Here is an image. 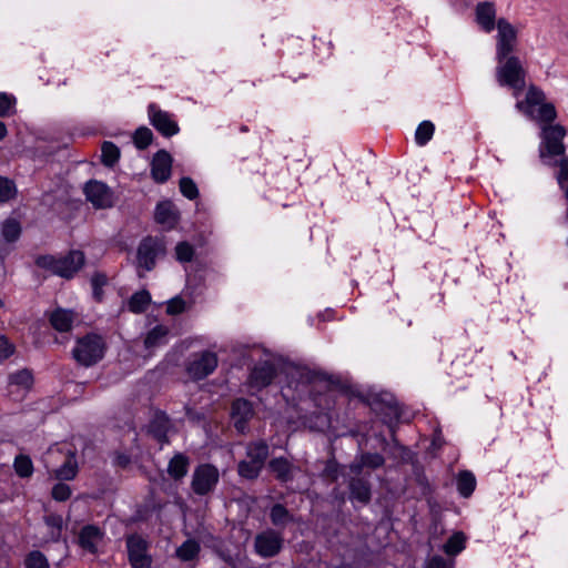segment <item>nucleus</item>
Wrapping results in <instances>:
<instances>
[{
	"label": "nucleus",
	"mask_w": 568,
	"mask_h": 568,
	"mask_svg": "<svg viewBox=\"0 0 568 568\" xmlns=\"http://www.w3.org/2000/svg\"><path fill=\"white\" fill-rule=\"evenodd\" d=\"M172 173V156L165 150L158 151L151 162V176L156 183L166 182Z\"/></svg>",
	"instance_id": "15"
},
{
	"label": "nucleus",
	"mask_w": 568,
	"mask_h": 568,
	"mask_svg": "<svg viewBox=\"0 0 568 568\" xmlns=\"http://www.w3.org/2000/svg\"><path fill=\"white\" fill-rule=\"evenodd\" d=\"M384 463H385V459L381 454L367 453V454H363L361 456V460L358 463H354L351 465V470L354 474L359 475L364 467H369V468L375 469V468L383 466Z\"/></svg>",
	"instance_id": "24"
},
{
	"label": "nucleus",
	"mask_w": 568,
	"mask_h": 568,
	"mask_svg": "<svg viewBox=\"0 0 568 568\" xmlns=\"http://www.w3.org/2000/svg\"><path fill=\"white\" fill-rule=\"evenodd\" d=\"M129 560L133 568H150L151 557L148 555V542L138 535L126 539Z\"/></svg>",
	"instance_id": "11"
},
{
	"label": "nucleus",
	"mask_w": 568,
	"mask_h": 568,
	"mask_svg": "<svg viewBox=\"0 0 568 568\" xmlns=\"http://www.w3.org/2000/svg\"><path fill=\"white\" fill-rule=\"evenodd\" d=\"M1 234L7 242H14L21 234V225L14 219H8L3 222Z\"/></svg>",
	"instance_id": "33"
},
{
	"label": "nucleus",
	"mask_w": 568,
	"mask_h": 568,
	"mask_svg": "<svg viewBox=\"0 0 568 568\" xmlns=\"http://www.w3.org/2000/svg\"><path fill=\"white\" fill-rule=\"evenodd\" d=\"M268 456V446L264 442H256L247 447V458L255 462L256 465L263 467L265 459Z\"/></svg>",
	"instance_id": "29"
},
{
	"label": "nucleus",
	"mask_w": 568,
	"mask_h": 568,
	"mask_svg": "<svg viewBox=\"0 0 568 568\" xmlns=\"http://www.w3.org/2000/svg\"><path fill=\"white\" fill-rule=\"evenodd\" d=\"M151 303V295L149 291L141 290L135 292L128 301V308L130 312L139 314L146 310Z\"/></svg>",
	"instance_id": "27"
},
{
	"label": "nucleus",
	"mask_w": 568,
	"mask_h": 568,
	"mask_svg": "<svg viewBox=\"0 0 568 568\" xmlns=\"http://www.w3.org/2000/svg\"><path fill=\"white\" fill-rule=\"evenodd\" d=\"M200 552V545L194 539L185 540L175 551L176 557L182 561L194 559Z\"/></svg>",
	"instance_id": "30"
},
{
	"label": "nucleus",
	"mask_w": 568,
	"mask_h": 568,
	"mask_svg": "<svg viewBox=\"0 0 568 568\" xmlns=\"http://www.w3.org/2000/svg\"><path fill=\"white\" fill-rule=\"evenodd\" d=\"M74 322V314L71 311L58 308L50 316L51 325L59 332H68Z\"/></svg>",
	"instance_id": "22"
},
{
	"label": "nucleus",
	"mask_w": 568,
	"mask_h": 568,
	"mask_svg": "<svg viewBox=\"0 0 568 568\" xmlns=\"http://www.w3.org/2000/svg\"><path fill=\"white\" fill-rule=\"evenodd\" d=\"M275 377V367L270 362L257 364L250 374V385L262 389L268 386Z\"/></svg>",
	"instance_id": "16"
},
{
	"label": "nucleus",
	"mask_w": 568,
	"mask_h": 568,
	"mask_svg": "<svg viewBox=\"0 0 568 568\" xmlns=\"http://www.w3.org/2000/svg\"><path fill=\"white\" fill-rule=\"evenodd\" d=\"M92 282H93L94 286H98V285L103 284L105 282V277L103 275H97V276L93 277Z\"/></svg>",
	"instance_id": "51"
},
{
	"label": "nucleus",
	"mask_w": 568,
	"mask_h": 568,
	"mask_svg": "<svg viewBox=\"0 0 568 568\" xmlns=\"http://www.w3.org/2000/svg\"><path fill=\"white\" fill-rule=\"evenodd\" d=\"M270 469L275 474L276 478L283 483H287L293 479L294 474L298 470L292 463L286 458H274L270 462Z\"/></svg>",
	"instance_id": "19"
},
{
	"label": "nucleus",
	"mask_w": 568,
	"mask_h": 568,
	"mask_svg": "<svg viewBox=\"0 0 568 568\" xmlns=\"http://www.w3.org/2000/svg\"><path fill=\"white\" fill-rule=\"evenodd\" d=\"M17 475L21 478H29L33 474V464L29 456L18 455L13 463Z\"/></svg>",
	"instance_id": "32"
},
{
	"label": "nucleus",
	"mask_w": 568,
	"mask_h": 568,
	"mask_svg": "<svg viewBox=\"0 0 568 568\" xmlns=\"http://www.w3.org/2000/svg\"><path fill=\"white\" fill-rule=\"evenodd\" d=\"M515 106L525 116L541 125L540 159L547 165H557V162H550L548 159L565 153L566 148L562 141L566 129L561 124H548L557 118L555 105L546 102V95L541 89L530 84L525 99L517 101Z\"/></svg>",
	"instance_id": "1"
},
{
	"label": "nucleus",
	"mask_w": 568,
	"mask_h": 568,
	"mask_svg": "<svg viewBox=\"0 0 568 568\" xmlns=\"http://www.w3.org/2000/svg\"><path fill=\"white\" fill-rule=\"evenodd\" d=\"M16 194V186L12 181L0 176V203L7 202Z\"/></svg>",
	"instance_id": "45"
},
{
	"label": "nucleus",
	"mask_w": 568,
	"mask_h": 568,
	"mask_svg": "<svg viewBox=\"0 0 568 568\" xmlns=\"http://www.w3.org/2000/svg\"><path fill=\"white\" fill-rule=\"evenodd\" d=\"M33 377L28 369H21L9 375V385L21 389H29L32 386Z\"/></svg>",
	"instance_id": "31"
},
{
	"label": "nucleus",
	"mask_w": 568,
	"mask_h": 568,
	"mask_svg": "<svg viewBox=\"0 0 568 568\" xmlns=\"http://www.w3.org/2000/svg\"><path fill=\"white\" fill-rule=\"evenodd\" d=\"M180 191L189 200H194L199 195L197 186L190 178H182L180 180Z\"/></svg>",
	"instance_id": "44"
},
{
	"label": "nucleus",
	"mask_w": 568,
	"mask_h": 568,
	"mask_svg": "<svg viewBox=\"0 0 568 568\" xmlns=\"http://www.w3.org/2000/svg\"><path fill=\"white\" fill-rule=\"evenodd\" d=\"M254 414L252 404L244 398H239L233 402L232 415L234 418V425L241 433L245 430L246 423L252 418Z\"/></svg>",
	"instance_id": "17"
},
{
	"label": "nucleus",
	"mask_w": 568,
	"mask_h": 568,
	"mask_svg": "<svg viewBox=\"0 0 568 568\" xmlns=\"http://www.w3.org/2000/svg\"><path fill=\"white\" fill-rule=\"evenodd\" d=\"M45 525L49 529L51 540H58L62 532L63 519L60 515H49L45 517Z\"/></svg>",
	"instance_id": "37"
},
{
	"label": "nucleus",
	"mask_w": 568,
	"mask_h": 568,
	"mask_svg": "<svg viewBox=\"0 0 568 568\" xmlns=\"http://www.w3.org/2000/svg\"><path fill=\"white\" fill-rule=\"evenodd\" d=\"M496 14V6L491 1H481L475 7V21L486 33H490L497 28Z\"/></svg>",
	"instance_id": "14"
},
{
	"label": "nucleus",
	"mask_w": 568,
	"mask_h": 568,
	"mask_svg": "<svg viewBox=\"0 0 568 568\" xmlns=\"http://www.w3.org/2000/svg\"><path fill=\"white\" fill-rule=\"evenodd\" d=\"M271 520L275 526H282L285 525L287 521L291 520V515L287 511V509L281 505L276 504L271 509Z\"/></svg>",
	"instance_id": "40"
},
{
	"label": "nucleus",
	"mask_w": 568,
	"mask_h": 568,
	"mask_svg": "<svg viewBox=\"0 0 568 568\" xmlns=\"http://www.w3.org/2000/svg\"><path fill=\"white\" fill-rule=\"evenodd\" d=\"M186 310V303L181 296H174L166 303V313L178 315Z\"/></svg>",
	"instance_id": "46"
},
{
	"label": "nucleus",
	"mask_w": 568,
	"mask_h": 568,
	"mask_svg": "<svg viewBox=\"0 0 568 568\" xmlns=\"http://www.w3.org/2000/svg\"><path fill=\"white\" fill-rule=\"evenodd\" d=\"M104 343L101 336L88 334L79 338L73 351L74 359L83 365L91 366L98 363L104 355Z\"/></svg>",
	"instance_id": "5"
},
{
	"label": "nucleus",
	"mask_w": 568,
	"mask_h": 568,
	"mask_svg": "<svg viewBox=\"0 0 568 568\" xmlns=\"http://www.w3.org/2000/svg\"><path fill=\"white\" fill-rule=\"evenodd\" d=\"M152 139L153 133L146 126L139 128L133 134V141L138 149L148 148L151 144Z\"/></svg>",
	"instance_id": "39"
},
{
	"label": "nucleus",
	"mask_w": 568,
	"mask_h": 568,
	"mask_svg": "<svg viewBox=\"0 0 568 568\" xmlns=\"http://www.w3.org/2000/svg\"><path fill=\"white\" fill-rule=\"evenodd\" d=\"M465 548V536L463 532H456L444 545V551L447 555L454 556L459 554Z\"/></svg>",
	"instance_id": "36"
},
{
	"label": "nucleus",
	"mask_w": 568,
	"mask_h": 568,
	"mask_svg": "<svg viewBox=\"0 0 568 568\" xmlns=\"http://www.w3.org/2000/svg\"><path fill=\"white\" fill-rule=\"evenodd\" d=\"M163 253V245L160 240L154 237L144 239L138 247V265L145 271H151L155 266L156 257Z\"/></svg>",
	"instance_id": "12"
},
{
	"label": "nucleus",
	"mask_w": 568,
	"mask_h": 568,
	"mask_svg": "<svg viewBox=\"0 0 568 568\" xmlns=\"http://www.w3.org/2000/svg\"><path fill=\"white\" fill-rule=\"evenodd\" d=\"M476 478L469 470H463L457 476V490L460 496L468 498L475 490Z\"/></svg>",
	"instance_id": "26"
},
{
	"label": "nucleus",
	"mask_w": 568,
	"mask_h": 568,
	"mask_svg": "<svg viewBox=\"0 0 568 568\" xmlns=\"http://www.w3.org/2000/svg\"><path fill=\"white\" fill-rule=\"evenodd\" d=\"M119 156L120 151L114 143L105 141L102 144L101 159L104 165L112 166L119 160Z\"/></svg>",
	"instance_id": "34"
},
{
	"label": "nucleus",
	"mask_w": 568,
	"mask_h": 568,
	"mask_svg": "<svg viewBox=\"0 0 568 568\" xmlns=\"http://www.w3.org/2000/svg\"><path fill=\"white\" fill-rule=\"evenodd\" d=\"M175 255L181 263L190 262L194 256V247L187 242H180L175 246Z\"/></svg>",
	"instance_id": "41"
},
{
	"label": "nucleus",
	"mask_w": 568,
	"mask_h": 568,
	"mask_svg": "<svg viewBox=\"0 0 568 568\" xmlns=\"http://www.w3.org/2000/svg\"><path fill=\"white\" fill-rule=\"evenodd\" d=\"M51 495L57 501H65L71 496V488L67 484L58 483L53 486Z\"/></svg>",
	"instance_id": "47"
},
{
	"label": "nucleus",
	"mask_w": 568,
	"mask_h": 568,
	"mask_svg": "<svg viewBox=\"0 0 568 568\" xmlns=\"http://www.w3.org/2000/svg\"><path fill=\"white\" fill-rule=\"evenodd\" d=\"M16 98L6 92H0V116H8L14 112Z\"/></svg>",
	"instance_id": "42"
},
{
	"label": "nucleus",
	"mask_w": 568,
	"mask_h": 568,
	"mask_svg": "<svg viewBox=\"0 0 568 568\" xmlns=\"http://www.w3.org/2000/svg\"><path fill=\"white\" fill-rule=\"evenodd\" d=\"M27 568H49L45 556L40 551H31L26 558Z\"/></svg>",
	"instance_id": "43"
},
{
	"label": "nucleus",
	"mask_w": 568,
	"mask_h": 568,
	"mask_svg": "<svg viewBox=\"0 0 568 568\" xmlns=\"http://www.w3.org/2000/svg\"><path fill=\"white\" fill-rule=\"evenodd\" d=\"M101 539H102L101 530L98 527L92 526V525H88V526L83 527L79 535L80 546L83 549H85L92 554L97 551V547H98L99 542L101 541Z\"/></svg>",
	"instance_id": "18"
},
{
	"label": "nucleus",
	"mask_w": 568,
	"mask_h": 568,
	"mask_svg": "<svg viewBox=\"0 0 568 568\" xmlns=\"http://www.w3.org/2000/svg\"><path fill=\"white\" fill-rule=\"evenodd\" d=\"M13 352V344L4 335H0V363L10 357Z\"/></svg>",
	"instance_id": "48"
},
{
	"label": "nucleus",
	"mask_w": 568,
	"mask_h": 568,
	"mask_svg": "<svg viewBox=\"0 0 568 568\" xmlns=\"http://www.w3.org/2000/svg\"><path fill=\"white\" fill-rule=\"evenodd\" d=\"M155 221L165 227H173L178 221L175 209L171 202H162L155 209Z\"/></svg>",
	"instance_id": "21"
},
{
	"label": "nucleus",
	"mask_w": 568,
	"mask_h": 568,
	"mask_svg": "<svg viewBox=\"0 0 568 568\" xmlns=\"http://www.w3.org/2000/svg\"><path fill=\"white\" fill-rule=\"evenodd\" d=\"M283 539L281 535L274 530H266L255 537L254 547L256 552L264 558L273 557L282 548Z\"/></svg>",
	"instance_id": "13"
},
{
	"label": "nucleus",
	"mask_w": 568,
	"mask_h": 568,
	"mask_svg": "<svg viewBox=\"0 0 568 568\" xmlns=\"http://www.w3.org/2000/svg\"><path fill=\"white\" fill-rule=\"evenodd\" d=\"M169 428V419L164 414H159L149 426L150 433L160 442H166V433Z\"/></svg>",
	"instance_id": "28"
},
{
	"label": "nucleus",
	"mask_w": 568,
	"mask_h": 568,
	"mask_svg": "<svg viewBox=\"0 0 568 568\" xmlns=\"http://www.w3.org/2000/svg\"><path fill=\"white\" fill-rule=\"evenodd\" d=\"M43 463L49 474L59 480H72L78 474L77 454L65 446H51Z\"/></svg>",
	"instance_id": "3"
},
{
	"label": "nucleus",
	"mask_w": 568,
	"mask_h": 568,
	"mask_svg": "<svg viewBox=\"0 0 568 568\" xmlns=\"http://www.w3.org/2000/svg\"><path fill=\"white\" fill-rule=\"evenodd\" d=\"M189 464L190 460L184 454H175L168 465V473L173 479L179 480L187 474Z\"/></svg>",
	"instance_id": "23"
},
{
	"label": "nucleus",
	"mask_w": 568,
	"mask_h": 568,
	"mask_svg": "<svg viewBox=\"0 0 568 568\" xmlns=\"http://www.w3.org/2000/svg\"><path fill=\"white\" fill-rule=\"evenodd\" d=\"M36 264L54 275L71 278L83 266L84 254L81 251H71L68 255L61 257L41 255L37 257Z\"/></svg>",
	"instance_id": "4"
},
{
	"label": "nucleus",
	"mask_w": 568,
	"mask_h": 568,
	"mask_svg": "<svg viewBox=\"0 0 568 568\" xmlns=\"http://www.w3.org/2000/svg\"><path fill=\"white\" fill-rule=\"evenodd\" d=\"M149 120L151 124L164 136L170 138L179 132L178 122L173 115L162 111L156 104L151 103L148 108Z\"/></svg>",
	"instance_id": "10"
},
{
	"label": "nucleus",
	"mask_w": 568,
	"mask_h": 568,
	"mask_svg": "<svg viewBox=\"0 0 568 568\" xmlns=\"http://www.w3.org/2000/svg\"><path fill=\"white\" fill-rule=\"evenodd\" d=\"M435 126L430 121H423L416 129L415 141L418 145H425L432 138Z\"/></svg>",
	"instance_id": "35"
},
{
	"label": "nucleus",
	"mask_w": 568,
	"mask_h": 568,
	"mask_svg": "<svg viewBox=\"0 0 568 568\" xmlns=\"http://www.w3.org/2000/svg\"><path fill=\"white\" fill-rule=\"evenodd\" d=\"M262 469V466L256 465L255 462L248 459V460H242L239 464V474L240 476L253 479L256 478Z\"/></svg>",
	"instance_id": "38"
},
{
	"label": "nucleus",
	"mask_w": 568,
	"mask_h": 568,
	"mask_svg": "<svg viewBox=\"0 0 568 568\" xmlns=\"http://www.w3.org/2000/svg\"><path fill=\"white\" fill-rule=\"evenodd\" d=\"M564 190H565V195H566V197H567V200H568V185H567V186H565V189H564Z\"/></svg>",
	"instance_id": "53"
},
{
	"label": "nucleus",
	"mask_w": 568,
	"mask_h": 568,
	"mask_svg": "<svg viewBox=\"0 0 568 568\" xmlns=\"http://www.w3.org/2000/svg\"><path fill=\"white\" fill-rule=\"evenodd\" d=\"M220 479L219 469L211 464L199 465L193 473L191 487L200 496L211 493Z\"/></svg>",
	"instance_id": "7"
},
{
	"label": "nucleus",
	"mask_w": 568,
	"mask_h": 568,
	"mask_svg": "<svg viewBox=\"0 0 568 568\" xmlns=\"http://www.w3.org/2000/svg\"><path fill=\"white\" fill-rule=\"evenodd\" d=\"M495 57L514 55L518 47V30L506 18L497 20Z\"/></svg>",
	"instance_id": "6"
},
{
	"label": "nucleus",
	"mask_w": 568,
	"mask_h": 568,
	"mask_svg": "<svg viewBox=\"0 0 568 568\" xmlns=\"http://www.w3.org/2000/svg\"><path fill=\"white\" fill-rule=\"evenodd\" d=\"M559 172L557 174V181L561 189H565V183L568 182V159H562L559 163Z\"/></svg>",
	"instance_id": "49"
},
{
	"label": "nucleus",
	"mask_w": 568,
	"mask_h": 568,
	"mask_svg": "<svg viewBox=\"0 0 568 568\" xmlns=\"http://www.w3.org/2000/svg\"><path fill=\"white\" fill-rule=\"evenodd\" d=\"M446 560L440 556H434L428 559L426 568H446Z\"/></svg>",
	"instance_id": "50"
},
{
	"label": "nucleus",
	"mask_w": 568,
	"mask_h": 568,
	"mask_svg": "<svg viewBox=\"0 0 568 568\" xmlns=\"http://www.w3.org/2000/svg\"><path fill=\"white\" fill-rule=\"evenodd\" d=\"M217 363L216 354L205 351L190 357L186 371L193 379H203L215 371Z\"/></svg>",
	"instance_id": "8"
},
{
	"label": "nucleus",
	"mask_w": 568,
	"mask_h": 568,
	"mask_svg": "<svg viewBox=\"0 0 568 568\" xmlns=\"http://www.w3.org/2000/svg\"><path fill=\"white\" fill-rule=\"evenodd\" d=\"M497 65L495 70L496 81L500 87L511 89L513 95L518 98L526 87L527 71L520 58L516 54L495 57Z\"/></svg>",
	"instance_id": "2"
},
{
	"label": "nucleus",
	"mask_w": 568,
	"mask_h": 568,
	"mask_svg": "<svg viewBox=\"0 0 568 568\" xmlns=\"http://www.w3.org/2000/svg\"><path fill=\"white\" fill-rule=\"evenodd\" d=\"M7 126L3 122L0 121V141L3 140L7 135Z\"/></svg>",
	"instance_id": "52"
},
{
	"label": "nucleus",
	"mask_w": 568,
	"mask_h": 568,
	"mask_svg": "<svg viewBox=\"0 0 568 568\" xmlns=\"http://www.w3.org/2000/svg\"><path fill=\"white\" fill-rule=\"evenodd\" d=\"M84 194L87 200L95 209H106L113 205V192L103 182L90 180L84 185Z\"/></svg>",
	"instance_id": "9"
},
{
	"label": "nucleus",
	"mask_w": 568,
	"mask_h": 568,
	"mask_svg": "<svg viewBox=\"0 0 568 568\" xmlns=\"http://www.w3.org/2000/svg\"><path fill=\"white\" fill-rule=\"evenodd\" d=\"M169 327L164 325H156L148 332L144 346L146 349L153 351L158 347L165 345L169 341Z\"/></svg>",
	"instance_id": "20"
},
{
	"label": "nucleus",
	"mask_w": 568,
	"mask_h": 568,
	"mask_svg": "<svg viewBox=\"0 0 568 568\" xmlns=\"http://www.w3.org/2000/svg\"><path fill=\"white\" fill-rule=\"evenodd\" d=\"M351 498L362 504H367L371 499V488L364 479H353L349 483Z\"/></svg>",
	"instance_id": "25"
}]
</instances>
